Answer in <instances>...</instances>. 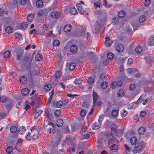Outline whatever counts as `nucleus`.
<instances>
[{"instance_id":"60","label":"nucleus","mask_w":154,"mask_h":154,"mask_svg":"<svg viewBox=\"0 0 154 154\" xmlns=\"http://www.w3.org/2000/svg\"><path fill=\"white\" fill-rule=\"evenodd\" d=\"M44 13V11L43 10H40L38 11L37 15L38 17H40L43 15Z\"/></svg>"},{"instance_id":"40","label":"nucleus","mask_w":154,"mask_h":154,"mask_svg":"<svg viewBox=\"0 0 154 154\" xmlns=\"http://www.w3.org/2000/svg\"><path fill=\"white\" fill-rule=\"evenodd\" d=\"M51 88V85L50 84H48L45 85L44 89L47 91H50Z\"/></svg>"},{"instance_id":"57","label":"nucleus","mask_w":154,"mask_h":154,"mask_svg":"<svg viewBox=\"0 0 154 154\" xmlns=\"http://www.w3.org/2000/svg\"><path fill=\"white\" fill-rule=\"evenodd\" d=\"M108 86V83L107 82H103L101 84V87L103 89H105Z\"/></svg>"},{"instance_id":"62","label":"nucleus","mask_w":154,"mask_h":154,"mask_svg":"<svg viewBox=\"0 0 154 154\" xmlns=\"http://www.w3.org/2000/svg\"><path fill=\"white\" fill-rule=\"evenodd\" d=\"M146 112L145 111H141L140 113V116L141 117H144L146 115Z\"/></svg>"},{"instance_id":"58","label":"nucleus","mask_w":154,"mask_h":154,"mask_svg":"<svg viewBox=\"0 0 154 154\" xmlns=\"http://www.w3.org/2000/svg\"><path fill=\"white\" fill-rule=\"evenodd\" d=\"M136 88V85L134 84H131L129 86V89L131 91H133Z\"/></svg>"},{"instance_id":"61","label":"nucleus","mask_w":154,"mask_h":154,"mask_svg":"<svg viewBox=\"0 0 154 154\" xmlns=\"http://www.w3.org/2000/svg\"><path fill=\"white\" fill-rule=\"evenodd\" d=\"M151 101V100L150 98H147L143 101V104L145 105L148 102L149 103Z\"/></svg>"},{"instance_id":"25","label":"nucleus","mask_w":154,"mask_h":154,"mask_svg":"<svg viewBox=\"0 0 154 154\" xmlns=\"http://www.w3.org/2000/svg\"><path fill=\"white\" fill-rule=\"evenodd\" d=\"M131 23L134 29V30H137L138 27L137 22V21H134L132 22Z\"/></svg>"},{"instance_id":"41","label":"nucleus","mask_w":154,"mask_h":154,"mask_svg":"<svg viewBox=\"0 0 154 154\" xmlns=\"http://www.w3.org/2000/svg\"><path fill=\"white\" fill-rule=\"evenodd\" d=\"M20 81L21 83L25 84L27 82V78L26 77L23 76L22 77H20Z\"/></svg>"},{"instance_id":"24","label":"nucleus","mask_w":154,"mask_h":154,"mask_svg":"<svg viewBox=\"0 0 154 154\" xmlns=\"http://www.w3.org/2000/svg\"><path fill=\"white\" fill-rule=\"evenodd\" d=\"M63 121L61 119H58L56 120V122L57 126L58 127L62 126L63 125Z\"/></svg>"},{"instance_id":"10","label":"nucleus","mask_w":154,"mask_h":154,"mask_svg":"<svg viewBox=\"0 0 154 154\" xmlns=\"http://www.w3.org/2000/svg\"><path fill=\"white\" fill-rule=\"evenodd\" d=\"M139 141L137 138L135 136L132 137L130 139V142L131 144L133 145H134Z\"/></svg>"},{"instance_id":"63","label":"nucleus","mask_w":154,"mask_h":154,"mask_svg":"<svg viewBox=\"0 0 154 154\" xmlns=\"http://www.w3.org/2000/svg\"><path fill=\"white\" fill-rule=\"evenodd\" d=\"M107 2L106 0H104L103 2V4L105 5V7L106 8H109L111 7L112 5H107Z\"/></svg>"},{"instance_id":"56","label":"nucleus","mask_w":154,"mask_h":154,"mask_svg":"<svg viewBox=\"0 0 154 154\" xmlns=\"http://www.w3.org/2000/svg\"><path fill=\"white\" fill-rule=\"evenodd\" d=\"M87 82L88 84L90 85H91L94 83V81L92 77H90L88 78Z\"/></svg>"},{"instance_id":"45","label":"nucleus","mask_w":154,"mask_h":154,"mask_svg":"<svg viewBox=\"0 0 154 154\" xmlns=\"http://www.w3.org/2000/svg\"><path fill=\"white\" fill-rule=\"evenodd\" d=\"M10 130L11 133H14L17 131V128L16 126L13 125L11 127Z\"/></svg>"},{"instance_id":"21","label":"nucleus","mask_w":154,"mask_h":154,"mask_svg":"<svg viewBox=\"0 0 154 154\" xmlns=\"http://www.w3.org/2000/svg\"><path fill=\"white\" fill-rule=\"evenodd\" d=\"M119 110L117 109H113L111 112V115L112 116L117 117L118 115Z\"/></svg>"},{"instance_id":"5","label":"nucleus","mask_w":154,"mask_h":154,"mask_svg":"<svg viewBox=\"0 0 154 154\" xmlns=\"http://www.w3.org/2000/svg\"><path fill=\"white\" fill-rule=\"evenodd\" d=\"M8 102L9 103L6 106L7 107H9L10 106H11L12 105V100L8 99L6 97L4 96H0V101L2 103H5L6 101Z\"/></svg>"},{"instance_id":"43","label":"nucleus","mask_w":154,"mask_h":154,"mask_svg":"<svg viewBox=\"0 0 154 154\" xmlns=\"http://www.w3.org/2000/svg\"><path fill=\"white\" fill-rule=\"evenodd\" d=\"M123 84V82L122 81H119L117 82H112V85L113 84H115L117 85V86L118 87H121Z\"/></svg>"},{"instance_id":"33","label":"nucleus","mask_w":154,"mask_h":154,"mask_svg":"<svg viewBox=\"0 0 154 154\" xmlns=\"http://www.w3.org/2000/svg\"><path fill=\"white\" fill-rule=\"evenodd\" d=\"M118 147L117 145L113 144L110 147V149L111 151H114V152H116V150L118 149Z\"/></svg>"},{"instance_id":"39","label":"nucleus","mask_w":154,"mask_h":154,"mask_svg":"<svg viewBox=\"0 0 154 154\" xmlns=\"http://www.w3.org/2000/svg\"><path fill=\"white\" fill-rule=\"evenodd\" d=\"M42 112L43 111L41 110H38L35 114L34 116V118L35 119H37L39 116L42 113Z\"/></svg>"},{"instance_id":"29","label":"nucleus","mask_w":154,"mask_h":154,"mask_svg":"<svg viewBox=\"0 0 154 154\" xmlns=\"http://www.w3.org/2000/svg\"><path fill=\"white\" fill-rule=\"evenodd\" d=\"M43 58V56L40 54H37L35 57V60L36 61H40Z\"/></svg>"},{"instance_id":"26","label":"nucleus","mask_w":154,"mask_h":154,"mask_svg":"<svg viewBox=\"0 0 154 154\" xmlns=\"http://www.w3.org/2000/svg\"><path fill=\"white\" fill-rule=\"evenodd\" d=\"M29 90L27 88H24L21 90V93L24 95H26L29 94Z\"/></svg>"},{"instance_id":"4","label":"nucleus","mask_w":154,"mask_h":154,"mask_svg":"<svg viewBox=\"0 0 154 154\" xmlns=\"http://www.w3.org/2000/svg\"><path fill=\"white\" fill-rule=\"evenodd\" d=\"M134 145V149L139 152L144 149L146 146V144L143 142L139 141Z\"/></svg>"},{"instance_id":"27","label":"nucleus","mask_w":154,"mask_h":154,"mask_svg":"<svg viewBox=\"0 0 154 154\" xmlns=\"http://www.w3.org/2000/svg\"><path fill=\"white\" fill-rule=\"evenodd\" d=\"M26 130V128L25 127L22 126L20 127L18 131V133L21 135L23 134Z\"/></svg>"},{"instance_id":"36","label":"nucleus","mask_w":154,"mask_h":154,"mask_svg":"<svg viewBox=\"0 0 154 154\" xmlns=\"http://www.w3.org/2000/svg\"><path fill=\"white\" fill-rule=\"evenodd\" d=\"M76 63H75L72 62L69 65V69L71 71L73 70L75 68Z\"/></svg>"},{"instance_id":"15","label":"nucleus","mask_w":154,"mask_h":154,"mask_svg":"<svg viewBox=\"0 0 154 154\" xmlns=\"http://www.w3.org/2000/svg\"><path fill=\"white\" fill-rule=\"evenodd\" d=\"M119 136H117V137H119ZM112 138H110L108 141V145H109L113 142H116L117 141V140H116V136L111 137Z\"/></svg>"},{"instance_id":"22","label":"nucleus","mask_w":154,"mask_h":154,"mask_svg":"<svg viewBox=\"0 0 154 154\" xmlns=\"http://www.w3.org/2000/svg\"><path fill=\"white\" fill-rule=\"evenodd\" d=\"M94 6L95 9L97 8H102L103 7L102 3L100 2H97L94 3Z\"/></svg>"},{"instance_id":"48","label":"nucleus","mask_w":154,"mask_h":154,"mask_svg":"<svg viewBox=\"0 0 154 154\" xmlns=\"http://www.w3.org/2000/svg\"><path fill=\"white\" fill-rule=\"evenodd\" d=\"M142 48L140 46H137L135 49L136 52L138 54H140L142 52Z\"/></svg>"},{"instance_id":"16","label":"nucleus","mask_w":154,"mask_h":154,"mask_svg":"<svg viewBox=\"0 0 154 154\" xmlns=\"http://www.w3.org/2000/svg\"><path fill=\"white\" fill-rule=\"evenodd\" d=\"M32 58L31 55H26L23 59V60L25 62H31L32 61Z\"/></svg>"},{"instance_id":"12","label":"nucleus","mask_w":154,"mask_h":154,"mask_svg":"<svg viewBox=\"0 0 154 154\" xmlns=\"http://www.w3.org/2000/svg\"><path fill=\"white\" fill-rule=\"evenodd\" d=\"M23 52L22 50H19L17 53L16 59L17 60H20L21 59L23 54Z\"/></svg>"},{"instance_id":"18","label":"nucleus","mask_w":154,"mask_h":154,"mask_svg":"<svg viewBox=\"0 0 154 154\" xmlns=\"http://www.w3.org/2000/svg\"><path fill=\"white\" fill-rule=\"evenodd\" d=\"M34 15L33 14H29L27 17V20L29 22H31L33 20Z\"/></svg>"},{"instance_id":"47","label":"nucleus","mask_w":154,"mask_h":154,"mask_svg":"<svg viewBox=\"0 0 154 154\" xmlns=\"http://www.w3.org/2000/svg\"><path fill=\"white\" fill-rule=\"evenodd\" d=\"M39 130V127L38 125H35L33 127H31L30 128V131L32 132L34 131H38Z\"/></svg>"},{"instance_id":"64","label":"nucleus","mask_w":154,"mask_h":154,"mask_svg":"<svg viewBox=\"0 0 154 154\" xmlns=\"http://www.w3.org/2000/svg\"><path fill=\"white\" fill-rule=\"evenodd\" d=\"M133 60L132 58H129L127 62V64L129 66H130L133 63Z\"/></svg>"},{"instance_id":"23","label":"nucleus","mask_w":154,"mask_h":154,"mask_svg":"<svg viewBox=\"0 0 154 154\" xmlns=\"http://www.w3.org/2000/svg\"><path fill=\"white\" fill-rule=\"evenodd\" d=\"M123 49V45L122 44H119L116 47V50L119 52H122Z\"/></svg>"},{"instance_id":"9","label":"nucleus","mask_w":154,"mask_h":154,"mask_svg":"<svg viewBox=\"0 0 154 154\" xmlns=\"http://www.w3.org/2000/svg\"><path fill=\"white\" fill-rule=\"evenodd\" d=\"M76 145L75 144H73L72 145V146H71L69 147L67 149V151L68 152H71V153H73L75 152V149L76 148Z\"/></svg>"},{"instance_id":"2","label":"nucleus","mask_w":154,"mask_h":154,"mask_svg":"<svg viewBox=\"0 0 154 154\" xmlns=\"http://www.w3.org/2000/svg\"><path fill=\"white\" fill-rule=\"evenodd\" d=\"M76 7L78 11L81 14L87 16L90 12V10L89 8H86L84 10L82 6L80 3H77Z\"/></svg>"},{"instance_id":"51","label":"nucleus","mask_w":154,"mask_h":154,"mask_svg":"<svg viewBox=\"0 0 154 154\" xmlns=\"http://www.w3.org/2000/svg\"><path fill=\"white\" fill-rule=\"evenodd\" d=\"M119 22V21L117 17H114L112 20V22L114 25L118 24Z\"/></svg>"},{"instance_id":"31","label":"nucleus","mask_w":154,"mask_h":154,"mask_svg":"<svg viewBox=\"0 0 154 154\" xmlns=\"http://www.w3.org/2000/svg\"><path fill=\"white\" fill-rule=\"evenodd\" d=\"M36 5L37 8H41L43 5V2L41 0H38L36 2Z\"/></svg>"},{"instance_id":"54","label":"nucleus","mask_w":154,"mask_h":154,"mask_svg":"<svg viewBox=\"0 0 154 154\" xmlns=\"http://www.w3.org/2000/svg\"><path fill=\"white\" fill-rule=\"evenodd\" d=\"M53 44L54 46L57 47L60 45V42L59 40L55 39L54 41Z\"/></svg>"},{"instance_id":"59","label":"nucleus","mask_w":154,"mask_h":154,"mask_svg":"<svg viewBox=\"0 0 154 154\" xmlns=\"http://www.w3.org/2000/svg\"><path fill=\"white\" fill-rule=\"evenodd\" d=\"M107 57L108 59L111 60L113 58L114 55L112 53L109 52L107 54Z\"/></svg>"},{"instance_id":"38","label":"nucleus","mask_w":154,"mask_h":154,"mask_svg":"<svg viewBox=\"0 0 154 154\" xmlns=\"http://www.w3.org/2000/svg\"><path fill=\"white\" fill-rule=\"evenodd\" d=\"M39 133L38 132L35 133L32 135V140L33 141H34L37 139L39 137Z\"/></svg>"},{"instance_id":"52","label":"nucleus","mask_w":154,"mask_h":154,"mask_svg":"<svg viewBox=\"0 0 154 154\" xmlns=\"http://www.w3.org/2000/svg\"><path fill=\"white\" fill-rule=\"evenodd\" d=\"M82 83V80L80 79H76L74 81V83L77 85H79Z\"/></svg>"},{"instance_id":"28","label":"nucleus","mask_w":154,"mask_h":154,"mask_svg":"<svg viewBox=\"0 0 154 154\" xmlns=\"http://www.w3.org/2000/svg\"><path fill=\"white\" fill-rule=\"evenodd\" d=\"M25 138L26 140L28 141L32 140V136H31V133L29 132L26 134Z\"/></svg>"},{"instance_id":"1","label":"nucleus","mask_w":154,"mask_h":154,"mask_svg":"<svg viewBox=\"0 0 154 154\" xmlns=\"http://www.w3.org/2000/svg\"><path fill=\"white\" fill-rule=\"evenodd\" d=\"M27 69V73L26 75L29 78L32 79L33 76L34 77L38 76L40 72L37 71L34 69L32 70L31 66H28Z\"/></svg>"},{"instance_id":"46","label":"nucleus","mask_w":154,"mask_h":154,"mask_svg":"<svg viewBox=\"0 0 154 154\" xmlns=\"http://www.w3.org/2000/svg\"><path fill=\"white\" fill-rule=\"evenodd\" d=\"M146 19V17L144 15H142L140 17L139 21L140 23H143L145 21Z\"/></svg>"},{"instance_id":"55","label":"nucleus","mask_w":154,"mask_h":154,"mask_svg":"<svg viewBox=\"0 0 154 154\" xmlns=\"http://www.w3.org/2000/svg\"><path fill=\"white\" fill-rule=\"evenodd\" d=\"M13 150V147L11 146H9L7 147L6 149V152L8 154L11 153Z\"/></svg>"},{"instance_id":"53","label":"nucleus","mask_w":154,"mask_h":154,"mask_svg":"<svg viewBox=\"0 0 154 154\" xmlns=\"http://www.w3.org/2000/svg\"><path fill=\"white\" fill-rule=\"evenodd\" d=\"M61 74V72L60 71H57L54 74V76L56 78H58L60 77Z\"/></svg>"},{"instance_id":"6","label":"nucleus","mask_w":154,"mask_h":154,"mask_svg":"<svg viewBox=\"0 0 154 154\" xmlns=\"http://www.w3.org/2000/svg\"><path fill=\"white\" fill-rule=\"evenodd\" d=\"M38 100V98L35 96L32 97L28 99V102L32 106H34L35 103Z\"/></svg>"},{"instance_id":"42","label":"nucleus","mask_w":154,"mask_h":154,"mask_svg":"<svg viewBox=\"0 0 154 154\" xmlns=\"http://www.w3.org/2000/svg\"><path fill=\"white\" fill-rule=\"evenodd\" d=\"M118 16L120 18H123L125 16V12L123 11H121L119 12L118 13Z\"/></svg>"},{"instance_id":"35","label":"nucleus","mask_w":154,"mask_h":154,"mask_svg":"<svg viewBox=\"0 0 154 154\" xmlns=\"http://www.w3.org/2000/svg\"><path fill=\"white\" fill-rule=\"evenodd\" d=\"M69 12L72 15H75L77 13V11L75 7H72L70 8Z\"/></svg>"},{"instance_id":"3","label":"nucleus","mask_w":154,"mask_h":154,"mask_svg":"<svg viewBox=\"0 0 154 154\" xmlns=\"http://www.w3.org/2000/svg\"><path fill=\"white\" fill-rule=\"evenodd\" d=\"M117 126L115 124H112L110 126L111 131L110 135L111 137L120 136L122 135V134L119 135V133L116 130Z\"/></svg>"},{"instance_id":"11","label":"nucleus","mask_w":154,"mask_h":154,"mask_svg":"<svg viewBox=\"0 0 154 154\" xmlns=\"http://www.w3.org/2000/svg\"><path fill=\"white\" fill-rule=\"evenodd\" d=\"M92 95L93 97V104L94 105H95L99 98V96L94 91H93V92Z\"/></svg>"},{"instance_id":"49","label":"nucleus","mask_w":154,"mask_h":154,"mask_svg":"<svg viewBox=\"0 0 154 154\" xmlns=\"http://www.w3.org/2000/svg\"><path fill=\"white\" fill-rule=\"evenodd\" d=\"M4 57L5 58H8L10 57L11 53L8 51H6L3 54Z\"/></svg>"},{"instance_id":"37","label":"nucleus","mask_w":154,"mask_h":154,"mask_svg":"<svg viewBox=\"0 0 154 154\" xmlns=\"http://www.w3.org/2000/svg\"><path fill=\"white\" fill-rule=\"evenodd\" d=\"M120 114L122 117H124L127 115L128 112L125 109H123L121 111Z\"/></svg>"},{"instance_id":"32","label":"nucleus","mask_w":154,"mask_h":154,"mask_svg":"<svg viewBox=\"0 0 154 154\" xmlns=\"http://www.w3.org/2000/svg\"><path fill=\"white\" fill-rule=\"evenodd\" d=\"M5 31L6 32L8 33H11L13 32V29L11 26H8L6 28Z\"/></svg>"},{"instance_id":"14","label":"nucleus","mask_w":154,"mask_h":154,"mask_svg":"<svg viewBox=\"0 0 154 154\" xmlns=\"http://www.w3.org/2000/svg\"><path fill=\"white\" fill-rule=\"evenodd\" d=\"M72 27L70 24H67L64 27L63 30L65 32H70L71 29Z\"/></svg>"},{"instance_id":"17","label":"nucleus","mask_w":154,"mask_h":154,"mask_svg":"<svg viewBox=\"0 0 154 154\" xmlns=\"http://www.w3.org/2000/svg\"><path fill=\"white\" fill-rule=\"evenodd\" d=\"M61 111L60 109L55 110L54 112V114L56 118H59L60 116Z\"/></svg>"},{"instance_id":"19","label":"nucleus","mask_w":154,"mask_h":154,"mask_svg":"<svg viewBox=\"0 0 154 154\" xmlns=\"http://www.w3.org/2000/svg\"><path fill=\"white\" fill-rule=\"evenodd\" d=\"M100 29V25H96L94 27V29L93 30V31L94 33H97L99 32Z\"/></svg>"},{"instance_id":"50","label":"nucleus","mask_w":154,"mask_h":154,"mask_svg":"<svg viewBox=\"0 0 154 154\" xmlns=\"http://www.w3.org/2000/svg\"><path fill=\"white\" fill-rule=\"evenodd\" d=\"M63 103L62 101L61 100L58 101L55 103L56 106L57 108H60L62 106Z\"/></svg>"},{"instance_id":"13","label":"nucleus","mask_w":154,"mask_h":154,"mask_svg":"<svg viewBox=\"0 0 154 154\" xmlns=\"http://www.w3.org/2000/svg\"><path fill=\"white\" fill-rule=\"evenodd\" d=\"M101 125V123L95 122L92 125V128L94 130L97 129L100 127Z\"/></svg>"},{"instance_id":"8","label":"nucleus","mask_w":154,"mask_h":154,"mask_svg":"<svg viewBox=\"0 0 154 154\" xmlns=\"http://www.w3.org/2000/svg\"><path fill=\"white\" fill-rule=\"evenodd\" d=\"M113 43V41L110 40V38L108 37L105 38V41L104 42L105 45L107 47H109Z\"/></svg>"},{"instance_id":"34","label":"nucleus","mask_w":154,"mask_h":154,"mask_svg":"<svg viewBox=\"0 0 154 154\" xmlns=\"http://www.w3.org/2000/svg\"><path fill=\"white\" fill-rule=\"evenodd\" d=\"M145 59L147 63H152V57L149 56H146L145 57Z\"/></svg>"},{"instance_id":"30","label":"nucleus","mask_w":154,"mask_h":154,"mask_svg":"<svg viewBox=\"0 0 154 154\" xmlns=\"http://www.w3.org/2000/svg\"><path fill=\"white\" fill-rule=\"evenodd\" d=\"M138 131L140 134H143L146 132V130L144 127H141L138 129Z\"/></svg>"},{"instance_id":"7","label":"nucleus","mask_w":154,"mask_h":154,"mask_svg":"<svg viewBox=\"0 0 154 154\" xmlns=\"http://www.w3.org/2000/svg\"><path fill=\"white\" fill-rule=\"evenodd\" d=\"M50 15L52 18L57 19H59L60 16V14L58 12L54 11L51 12Z\"/></svg>"},{"instance_id":"20","label":"nucleus","mask_w":154,"mask_h":154,"mask_svg":"<svg viewBox=\"0 0 154 154\" xmlns=\"http://www.w3.org/2000/svg\"><path fill=\"white\" fill-rule=\"evenodd\" d=\"M77 50V47L75 45H72L70 48V52L73 54L75 53Z\"/></svg>"},{"instance_id":"44","label":"nucleus","mask_w":154,"mask_h":154,"mask_svg":"<svg viewBox=\"0 0 154 154\" xmlns=\"http://www.w3.org/2000/svg\"><path fill=\"white\" fill-rule=\"evenodd\" d=\"M117 94L119 97H123L124 94V90L122 89L119 90L117 93Z\"/></svg>"}]
</instances>
